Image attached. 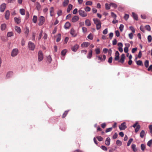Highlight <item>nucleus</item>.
<instances>
[{"instance_id": "13d9d810", "label": "nucleus", "mask_w": 152, "mask_h": 152, "mask_svg": "<svg viewBox=\"0 0 152 152\" xmlns=\"http://www.w3.org/2000/svg\"><path fill=\"white\" fill-rule=\"evenodd\" d=\"M129 29L132 31L134 33L135 32V30L134 28L132 26H131L129 27Z\"/></svg>"}, {"instance_id": "58836bf2", "label": "nucleus", "mask_w": 152, "mask_h": 152, "mask_svg": "<svg viewBox=\"0 0 152 152\" xmlns=\"http://www.w3.org/2000/svg\"><path fill=\"white\" fill-rule=\"evenodd\" d=\"M110 4H108L106 3L105 4V8L107 10L110 9Z\"/></svg>"}, {"instance_id": "79ce46f5", "label": "nucleus", "mask_w": 152, "mask_h": 152, "mask_svg": "<svg viewBox=\"0 0 152 152\" xmlns=\"http://www.w3.org/2000/svg\"><path fill=\"white\" fill-rule=\"evenodd\" d=\"M116 144L118 146H121L122 144V142L121 141L119 140H117L116 142Z\"/></svg>"}, {"instance_id": "f03ea898", "label": "nucleus", "mask_w": 152, "mask_h": 152, "mask_svg": "<svg viewBox=\"0 0 152 152\" xmlns=\"http://www.w3.org/2000/svg\"><path fill=\"white\" fill-rule=\"evenodd\" d=\"M96 59L99 61H100V62H103L106 59V56L105 55H96Z\"/></svg>"}, {"instance_id": "5701e85b", "label": "nucleus", "mask_w": 152, "mask_h": 152, "mask_svg": "<svg viewBox=\"0 0 152 152\" xmlns=\"http://www.w3.org/2000/svg\"><path fill=\"white\" fill-rule=\"evenodd\" d=\"M67 51V50L66 49L64 50H63L61 52V56H62V57H61V58L62 59H63L64 58H63L62 57L64 56L66 54Z\"/></svg>"}, {"instance_id": "4d7b16f0", "label": "nucleus", "mask_w": 152, "mask_h": 152, "mask_svg": "<svg viewBox=\"0 0 152 152\" xmlns=\"http://www.w3.org/2000/svg\"><path fill=\"white\" fill-rule=\"evenodd\" d=\"M145 28L148 31H150L151 30L150 27L149 25H146L145 26Z\"/></svg>"}, {"instance_id": "ea45409f", "label": "nucleus", "mask_w": 152, "mask_h": 152, "mask_svg": "<svg viewBox=\"0 0 152 152\" xmlns=\"http://www.w3.org/2000/svg\"><path fill=\"white\" fill-rule=\"evenodd\" d=\"M88 38L91 40H92L93 38V36L92 34H90L88 36Z\"/></svg>"}, {"instance_id": "f3484780", "label": "nucleus", "mask_w": 152, "mask_h": 152, "mask_svg": "<svg viewBox=\"0 0 152 152\" xmlns=\"http://www.w3.org/2000/svg\"><path fill=\"white\" fill-rule=\"evenodd\" d=\"M92 56V50H90L87 55V58L88 59L91 58Z\"/></svg>"}, {"instance_id": "cd10ccee", "label": "nucleus", "mask_w": 152, "mask_h": 152, "mask_svg": "<svg viewBox=\"0 0 152 152\" xmlns=\"http://www.w3.org/2000/svg\"><path fill=\"white\" fill-rule=\"evenodd\" d=\"M145 135V132L144 130H142L140 133V137L143 138Z\"/></svg>"}, {"instance_id": "b1692460", "label": "nucleus", "mask_w": 152, "mask_h": 152, "mask_svg": "<svg viewBox=\"0 0 152 152\" xmlns=\"http://www.w3.org/2000/svg\"><path fill=\"white\" fill-rule=\"evenodd\" d=\"M85 24L87 26H90L91 25V23L90 20L88 19H86L85 20Z\"/></svg>"}, {"instance_id": "a211bd4d", "label": "nucleus", "mask_w": 152, "mask_h": 152, "mask_svg": "<svg viewBox=\"0 0 152 152\" xmlns=\"http://www.w3.org/2000/svg\"><path fill=\"white\" fill-rule=\"evenodd\" d=\"M15 31L18 33H20L21 32V30L20 28L17 26H15Z\"/></svg>"}, {"instance_id": "09e8293b", "label": "nucleus", "mask_w": 152, "mask_h": 152, "mask_svg": "<svg viewBox=\"0 0 152 152\" xmlns=\"http://www.w3.org/2000/svg\"><path fill=\"white\" fill-rule=\"evenodd\" d=\"M124 26L123 24H121L119 28L121 31H122L123 30Z\"/></svg>"}, {"instance_id": "20e7f679", "label": "nucleus", "mask_w": 152, "mask_h": 152, "mask_svg": "<svg viewBox=\"0 0 152 152\" xmlns=\"http://www.w3.org/2000/svg\"><path fill=\"white\" fill-rule=\"evenodd\" d=\"M28 47L30 50H34L35 48V45L33 43L29 42L28 44Z\"/></svg>"}, {"instance_id": "0eeeda50", "label": "nucleus", "mask_w": 152, "mask_h": 152, "mask_svg": "<svg viewBox=\"0 0 152 152\" xmlns=\"http://www.w3.org/2000/svg\"><path fill=\"white\" fill-rule=\"evenodd\" d=\"M119 127L121 130H124L126 128V123L125 122L122 123Z\"/></svg>"}, {"instance_id": "052dcab7", "label": "nucleus", "mask_w": 152, "mask_h": 152, "mask_svg": "<svg viewBox=\"0 0 152 152\" xmlns=\"http://www.w3.org/2000/svg\"><path fill=\"white\" fill-rule=\"evenodd\" d=\"M96 138H97L98 140L99 141H102L103 140V138L101 136H98L96 137Z\"/></svg>"}, {"instance_id": "f704fd0d", "label": "nucleus", "mask_w": 152, "mask_h": 152, "mask_svg": "<svg viewBox=\"0 0 152 152\" xmlns=\"http://www.w3.org/2000/svg\"><path fill=\"white\" fill-rule=\"evenodd\" d=\"M36 7L38 10H39L41 7V5L38 2H37L36 4Z\"/></svg>"}, {"instance_id": "69168bd1", "label": "nucleus", "mask_w": 152, "mask_h": 152, "mask_svg": "<svg viewBox=\"0 0 152 152\" xmlns=\"http://www.w3.org/2000/svg\"><path fill=\"white\" fill-rule=\"evenodd\" d=\"M108 32L107 29V28L105 29L103 31V34H107Z\"/></svg>"}, {"instance_id": "ddd939ff", "label": "nucleus", "mask_w": 152, "mask_h": 152, "mask_svg": "<svg viewBox=\"0 0 152 152\" xmlns=\"http://www.w3.org/2000/svg\"><path fill=\"white\" fill-rule=\"evenodd\" d=\"M79 19V18L77 16H75L72 19V22L75 23Z\"/></svg>"}, {"instance_id": "dca6fc26", "label": "nucleus", "mask_w": 152, "mask_h": 152, "mask_svg": "<svg viewBox=\"0 0 152 152\" xmlns=\"http://www.w3.org/2000/svg\"><path fill=\"white\" fill-rule=\"evenodd\" d=\"M125 45L126 46L124 48V51L126 53H127L128 51V48L130 46V44H125Z\"/></svg>"}, {"instance_id": "393cba45", "label": "nucleus", "mask_w": 152, "mask_h": 152, "mask_svg": "<svg viewBox=\"0 0 152 152\" xmlns=\"http://www.w3.org/2000/svg\"><path fill=\"white\" fill-rule=\"evenodd\" d=\"M70 24L69 22H67L64 25L65 28L66 29H68L70 26Z\"/></svg>"}, {"instance_id": "37998d69", "label": "nucleus", "mask_w": 152, "mask_h": 152, "mask_svg": "<svg viewBox=\"0 0 152 152\" xmlns=\"http://www.w3.org/2000/svg\"><path fill=\"white\" fill-rule=\"evenodd\" d=\"M13 33L12 32H8L7 34V36L8 37H11L13 35Z\"/></svg>"}, {"instance_id": "680f3d73", "label": "nucleus", "mask_w": 152, "mask_h": 152, "mask_svg": "<svg viewBox=\"0 0 152 152\" xmlns=\"http://www.w3.org/2000/svg\"><path fill=\"white\" fill-rule=\"evenodd\" d=\"M68 111H66L64 112L62 115L63 118H64L66 117L68 113Z\"/></svg>"}, {"instance_id": "f257e3e1", "label": "nucleus", "mask_w": 152, "mask_h": 152, "mask_svg": "<svg viewBox=\"0 0 152 152\" xmlns=\"http://www.w3.org/2000/svg\"><path fill=\"white\" fill-rule=\"evenodd\" d=\"M93 20L96 26V29H99L101 28V24L100 20L97 18H94Z\"/></svg>"}, {"instance_id": "7ed1b4c3", "label": "nucleus", "mask_w": 152, "mask_h": 152, "mask_svg": "<svg viewBox=\"0 0 152 152\" xmlns=\"http://www.w3.org/2000/svg\"><path fill=\"white\" fill-rule=\"evenodd\" d=\"M38 20L39 21L38 25L39 26H42L45 22V18L43 16H41L39 17Z\"/></svg>"}, {"instance_id": "aec40b11", "label": "nucleus", "mask_w": 152, "mask_h": 152, "mask_svg": "<svg viewBox=\"0 0 152 152\" xmlns=\"http://www.w3.org/2000/svg\"><path fill=\"white\" fill-rule=\"evenodd\" d=\"M10 15V12L9 10H7L5 13V18L7 20L9 18V17Z\"/></svg>"}, {"instance_id": "a19ab883", "label": "nucleus", "mask_w": 152, "mask_h": 152, "mask_svg": "<svg viewBox=\"0 0 152 152\" xmlns=\"http://www.w3.org/2000/svg\"><path fill=\"white\" fill-rule=\"evenodd\" d=\"M136 62L137 64L138 65L141 66L142 65V62L140 60L136 61Z\"/></svg>"}, {"instance_id": "774afa93", "label": "nucleus", "mask_w": 152, "mask_h": 152, "mask_svg": "<svg viewBox=\"0 0 152 152\" xmlns=\"http://www.w3.org/2000/svg\"><path fill=\"white\" fill-rule=\"evenodd\" d=\"M82 29L84 33H85L87 31V29L85 27H83Z\"/></svg>"}, {"instance_id": "412c9836", "label": "nucleus", "mask_w": 152, "mask_h": 152, "mask_svg": "<svg viewBox=\"0 0 152 152\" xmlns=\"http://www.w3.org/2000/svg\"><path fill=\"white\" fill-rule=\"evenodd\" d=\"M79 45H76L72 48V49L73 51L75 52L77 51Z\"/></svg>"}, {"instance_id": "9d476101", "label": "nucleus", "mask_w": 152, "mask_h": 152, "mask_svg": "<svg viewBox=\"0 0 152 152\" xmlns=\"http://www.w3.org/2000/svg\"><path fill=\"white\" fill-rule=\"evenodd\" d=\"M90 45L88 42H83L81 45V46L83 48L87 47Z\"/></svg>"}, {"instance_id": "49530a36", "label": "nucleus", "mask_w": 152, "mask_h": 152, "mask_svg": "<svg viewBox=\"0 0 152 152\" xmlns=\"http://www.w3.org/2000/svg\"><path fill=\"white\" fill-rule=\"evenodd\" d=\"M133 139L132 138L130 139L128 142L127 145L129 146L130 145L131 142H132Z\"/></svg>"}, {"instance_id": "864d4df0", "label": "nucleus", "mask_w": 152, "mask_h": 152, "mask_svg": "<svg viewBox=\"0 0 152 152\" xmlns=\"http://www.w3.org/2000/svg\"><path fill=\"white\" fill-rule=\"evenodd\" d=\"M129 36L130 39H132L133 37V34L132 33H131L129 34Z\"/></svg>"}, {"instance_id": "423d86ee", "label": "nucleus", "mask_w": 152, "mask_h": 152, "mask_svg": "<svg viewBox=\"0 0 152 152\" xmlns=\"http://www.w3.org/2000/svg\"><path fill=\"white\" fill-rule=\"evenodd\" d=\"M18 53V49L15 48L13 49L11 53V56L12 57L16 56Z\"/></svg>"}, {"instance_id": "4c0bfd02", "label": "nucleus", "mask_w": 152, "mask_h": 152, "mask_svg": "<svg viewBox=\"0 0 152 152\" xmlns=\"http://www.w3.org/2000/svg\"><path fill=\"white\" fill-rule=\"evenodd\" d=\"M50 15L51 16H53V7H51L50 8Z\"/></svg>"}, {"instance_id": "7c9ffc66", "label": "nucleus", "mask_w": 152, "mask_h": 152, "mask_svg": "<svg viewBox=\"0 0 152 152\" xmlns=\"http://www.w3.org/2000/svg\"><path fill=\"white\" fill-rule=\"evenodd\" d=\"M95 53L96 55L99 54L100 53V49L99 48H97L95 49Z\"/></svg>"}, {"instance_id": "c9c22d12", "label": "nucleus", "mask_w": 152, "mask_h": 152, "mask_svg": "<svg viewBox=\"0 0 152 152\" xmlns=\"http://www.w3.org/2000/svg\"><path fill=\"white\" fill-rule=\"evenodd\" d=\"M110 5L112 7H113L115 8H116L117 7V5L116 4L113 3H110Z\"/></svg>"}, {"instance_id": "f8f14e48", "label": "nucleus", "mask_w": 152, "mask_h": 152, "mask_svg": "<svg viewBox=\"0 0 152 152\" xmlns=\"http://www.w3.org/2000/svg\"><path fill=\"white\" fill-rule=\"evenodd\" d=\"M14 20L15 23L18 24H19L21 22V18L20 17L18 18L15 17L14 18Z\"/></svg>"}, {"instance_id": "8fccbe9b", "label": "nucleus", "mask_w": 152, "mask_h": 152, "mask_svg": "<svg viewBox=\"0 0 152 152\" xmlns=\"http://www.w3.org/2000/svg\"><path fill=\"white\" fill-rule=\"evenodd\" d=\"M148 41L149 42H150L152 40V37L151 35H149L148 37Z\"/></svg>"}, {"instance_id": "6e6552de", "label": "nucleus", "mask_w": 152, "mask_h": 152, "mask_svg": "<svg viewBox=\"0 0 152 152\" xmlns=\"http://www.w3.org/2000/svg\"><path fill=\"white\" fill-rule=\"evenodd\" d=\"M79 14L83 17H85L87 16V14L84 11L81 10H79Z\"/></svg>"}, {"instance_id": "5fc2aeb1", "label": "nucleus", "mask_w": 152, "mask_h": 152, "mask_svg": "<svg viewBox=\"0 0 152 152\" xmlns=\"http://www.w3.org/2000/svg\"><path fill=\"white\" fill-rule=\"evenodd\" d=\"M141 147L142 150L143 151L145 148V145L143 144H142L141 145Z\"/></svg>"}, {"instance_id": "72a5a7b5", "label": "nucleus", "mask_w": 152, "mask_h": 152, "mask_svg": "<svg viewBox=\"0 0 152 152\" xmlns=\"http://www.w3.org/2000/svg\"><path fill=\"white\" fill-rule=\"evenodd\" d=\"M20 13L21 15H24L25 14V10L23 9H21L20 10Z\"/></svg>"}, {"instance_id": "e2e57ef3", "label": "nucleus", "mask_w": 152, "mask_h": 152, "mask_svg": "<svg viewBox=\"0 0 152 152\" xmlns=\"http://www.w3.org/2000/svg\"><path fill=\"white\" fill-rule=\"evenodd\" d=\"M42 31L41 30V31L40 33V34H39V36L38 37L39 40L41 39V37L42 36Z\"/></svg>"}, {"instance_id": "c756f323", "label": "nucleus", "mask_w": 152, "mask_h": 152, "mask_svg": "<svg viewBox=\"0 0 152 152\" xmlns=\"http://www.w3.org/2000/svg\"><path fill=\"white\" fill-rule=\"evenodd\" d=\"M132 148L134 152H136L137 151V149L136 148V146L135 145H132Z\"/></svg>"}, {"instance_id": "de8ad7c7", "label": "nucleus", "mask_w": 152, "mask_h": 152, "mask_svg": "<svg viewBox=\"0 0 152 152\" xmlns=\"http://www.w3.org/2000/svg\"><path fill=\"white\" fill-rule=\"evenodd\" d=\"M145 65L146 67H148L149 66V61L148 60H146L145 62Z\"/></svg>"}, {"instance_id": "39448f33", "label": "nucleus", "mask_w": 152, "mask_h": 152, "mask_svg": "<svg viewBox=\"0 0 152 152\" xmlns=\"http://www.w3.org/2000/svg\"><path fill=\"white\" fill-rule=\"evenodd\" d=\"M38 60L40 62L42 61L43 58V55L42 52L41 51H39L38 54Z\"/></svg>"}, {"instance_id": "a878e982", "label": "nucleus", "mask_w": 152, "mask_h": 152, "mask_svg": "<svg viewBox=\"0 0 152 152\" xmlns=\"http://www.w3.org/2000/svg\"><path fill=\"white\" fill-rule=\"evenodd\" d=\"M132 15L134 19L136 20H138V18L137 14H136L135 13L132 12Z\"/></svg>"}, {"instance_id": "9b49d317", "label": "nucleus", "mask_w": 152, "mask_h": 152, "mask_svg": "<svg viewBox=\"0 0 152 152\" xmlns=\"http://www.w3.org/2000/svg\"><path fill=\"white\" fill-rule=\"evenodd\" d=\"M70 34L73 37H75L77 35V34L73 28L71 29Z\"/></svg>"}, {"instance_id": "a18cd8bd", "label": "nucleus", "mask_w": 152, "mask_h": 152, "mask_svg": "<svg viewBox=\"0 0 152 152\" xmlns=\"http://www.w3.org/2000/svg\"><path fill=\"white\" fill-rule=\"evenodd\" d=\"M111 15L114 19H116L117 17L116 15L113 12H111Z\"/></svg>"}, {"instance_id": "0e129e2a", "label": "nucleus", "mask_w": 152, "mask_h": 152, "mask_svg": "<svg viewBox=\"0 0 152 152\" xmlns=\"http://www.w3.org/2000/svg\"><path fill=\"white\" fill-rule=\"evenodd\" d=\"M92 3L91 1H87L86 3V5H91Z\"/></svg>"}, {"instance_id": "1a4fd4ad", "label": "nucleus", "mask_w": 152, "mask_h": 152, "mask_svg": "<svg viewBox=\"0 0 152 152\" xmlns=\"http://www.w3.org/2000/svg\"><path fill=\"white\" fill-rule=\"evenodd\" d=\"M6 4L5 3L2 4L0 6V11L1 12H3L6 7Z\"/></svg>"}, {"instance_id": "2f4dec72", "label": "nucleus", "mask_w": 152, "mask_h": 152, "mask_svg": "<svg viewBox=\"0 0 152 152\" xmlns=\"http://www.w3.org/2000/svg\"><path fill=\"white\" fill-rule=\"evenodd\" d=\"M52 61L51 57L50 55L48 56L47 58V62H48L49 63H50Z\"/></svg>"}, {"instance_id": "3c124183", "label": "nucleus", "mask_w": 152, "mask_h": 152, "mask_svg": "<svg viewBox=\"0 0 152 152\" xmlns=\"http://www.w3.org/2000/svg\"><path fill=\"white\" fill-rule=\"evenodd\" d=\"M152 143V140H151L149 141L147 143V145L149 147H150Z\"/></svg>"}, {"instance_id": "e433bc0d", "label": "nucleus", "mask_w": 152, "mask_h": 152, "mask_svg": "<svg viewBox=\"0 0 152 152\" xmlns=\"http://www.w3.org/2000/svg\"><path fill=\"white\" fill-rule=\"evenodd\" d=\"M6 27V25L5 24H2L1 26V29L2 30H4Z\"/></svg>"}, {"instance_id": "6ab92c4d", "label": "nucleus", "mask_w": 152, "mask_h": 152, "mask_svg": "<svg viewBox=\"0 0 152 152\" xmlns=\"http://www.w3.org/2000/svg\"><path fill=\"white\" fill-rule=\"evenodd\" d=\"M119 53L118 51H117L115 53V60H118L119 59Z\"/></svg>"}, {"instance_id": "6e6d98bb", "label": "nucleus", "mask_w": 152, "mask_h": 152, "mask_svg": "<svg viewBox=\"0 0 152 152\" xmlns=\"http://www.w3.org/2000/svg\"><path fill=\"white\" fill-rule=\"evenodd\" d=\"M85 11L86 12H89L91 10V8L88 7H87L85 8Z\"/></svg>"}, {"instance_id": "bb28decb", "label": "nucleus", "mask_w": 152, "mask_h": 152, "mask_svg": "<svg viewBox=\"0 0 152 152\" xmlns=\"http://www.w3.org/2000/svg\"><path fill=\"white\" fill-rule=\"evenodd\" d=\"M72 5L71 4H69L68 5V7L67 9V12H70V11L72 10Z\"/></svg>"}, {"instance_id": "338daca9", "label": "nucleus", "mask_w": 152, "mask_h": 152, "mask_svg": "<svg viewBox=\"0 0 152 152\" xmlns=\"http://www.w3.org/2000/svg\"><path fill=\"white\" fill-rule=\"evenodd\" d=\"M112 127H111V128H107L106 130L105 131V132H110L112 130Z\"/></svg>"}, {"instance_id": "bf43d9fd", "label": "nucleus", "mask_w": 152, "mask_h": 152, "mask_svg": "<svg viewBox=\"0 0 152 152\" xmlns=\"http://www.w3.org/2000/svg\"><path fill=\"white\" fill-rule=\"evenodd\" d=\"M101 148L104 151H107V148L104 146H102Z\"/></svg>"}, {"instance_id": "2eb2a0df", "label": "nucleus", "mask_w": 152, "mask_h": 152, "mask_svg": "<svg viewBox=\"0 0 152 152\" xmlns=\"http://www.w3.org/2000/svg\"><path fill=\"white\" fill-rule=\"evenodd\" d=\"M110 139L109 137H108L106 139L105 141V144L108 146L110 145Z\"/></svg>"}, {"instance_id": "c03bdc74", "label": "nucleus", "mask_w": 152, "mask_h": 152, "mask_svg": "<svg viewBox=\"0 0 152 152\" xmlns=\"http://www.w3.org/2000/svg\"><path fill=\"white\" fill-rule=\"evenodd\" d=\"M140 128V125H138L137 126L136 128L135 129V132L137 133L138 131L139 130Z\"/></svg>"}, {"instance_id": "4be33fe9", "label": "nucleus", "mask_w": 152, "mask_h": 152, "mask_svg": "<svg viewBox=\"0 0 152 152\" xmlns=\"http://www.w3.org/2000/svg\"><path fill=\"white\" fill-rule=\"evenodd\" d=\"M125 58V55L124 54H123L121 56V58L120 61V62L122 63H123L124 61Z\"/></svg>"}, {"instance_id": "4468645a", "label": "nucleus", "mask_w": 152, "mask_h": 152, "mask_svg": "<svg viewBox=\"0 0 152 152\" xmlns=\"http://www.w3.org/2000/svg\"><path fill=\"white\" fill-rule=\"evenodd\" d=\"M13 72L12 71L8 72L7 74L6 77L7 78H9L13 75Z\"/></svg>"}, {"instance_id": "473e14b6", "label": "nucleus", "mask_w": 152, "mask_h": 152, "mask_svg": "<svg viewBox=\"0 0 152 152\" xmlns=\"http://www.w3.org/2000/svg\"><path fill=\"white\" fill-rule=\"evenodd\" d=\"M37 16H34L33 17V18L32 19V20L33 22H34V23H36L37 22Z\"/></svg>"}, {"instance_id": "c85d7f7f", "label": "nucleus", "mask_w": 152, "mask_h": 152, "mask_svg": "<svg viewBox=\"0 0 152 152\" xmlns=\"http://www.w3.org/2000/svg\"><path fill=\"white\" fill-rule=\"evenodd\" d=\"M69 0H64L63 3V5L64 6H66L69 4Z\"/></svg>"}, {"instance_id": "603ef678", "label": "nucleus", "mask_w": 152, "mask_h": 152, "mask_svg": "<svg viewBox=\"0 0 152 152\" xmlns=\"http://www.w3.org/2000/svg\"><path fill=\"white\" fill-rule=\"evenodd\" d=\"M129 15L127 14H125L124 17V19L126 20H127L129 18Z\"/></svg>"}]
</instances>
